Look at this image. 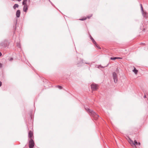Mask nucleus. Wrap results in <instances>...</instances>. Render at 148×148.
<instances>
[{
	"mask_svg": "<svg viewBox=\"0 0 148 148\" xmlns=\"http://www.w3.org/2000/svg\"><path fill=\"white\" fill-rule=\"evenodd\" d=\"M86 110L88 112L89 114L93 117L95 120H97L99 117V115L93 110L88 108H86Z\"/></svg>",
	"mask_w": 148,
	"mask_h": 148,
	"instance_id": "nucleus-1",
	"label": "nucleus"
},
{
	"mask_svg": "<svg viewBox=\"0 0 148 148\" xmlns=\"http://www.w3.org/2000/svg\"><path fill=\"white\" fill-rule=\"evenodd\" d=\"M9 45V44L6 40H5L3 42L0 43V46L2 47H5Z\"/></svg>",
	"mask_w": 148,
	"mask_h": 148,
	"instance_id": "nucleus-2",
	"label": "nucleus"
},
{
	"mask_svg": "<svg viewBox=\"0 0 148 148\" xmlns=\"http://www.w3.org/2000/svg\"><path fill=\"white\" fill-rule=\"evenodd\" d=\"M35 143L33 139H30L29 141V148H33L34 146Z\"/></svg>",
	"mask_w": 148,
	"mask_h": 148,
	"instance_id": "nucleus-3",
	"label": "nucleus"
},
{
	"mask_svg": "<svg viewBox=\"0 0 148 148\" xmlns=\"http://www.w3.org/2000/svg\"><path fill=\"white\" fill-rule=\"evenodd\" d=\"M112 76L114 82L115 83H117L118 81V79L116 73L115 72H113L112 73Z\"/></svg>",
	"mask_w": 148,
	"mask_h": 148,
	"instance_id": "nucleus-4",
	"label": "nucleus"
},
{
	"mask_svg": "<svg viewBox=\"0 0 148 148\" xmlns=\"http://www.w3.org/2000/svg\"><path fill=\"white\" fill-rule=\"evenodd\" d=\"M91 88L92 91H96L97 90L98 88L97 87V85L94 84H92L91 85Z\"/></svg>",
	"mask_w": 148,
	"mask_h": 148,
	"instance_id": "nucleus-5",
	"label": "nucleus"
},
{
	"mask_svg": "<svg viewBox=\"0 0 148 148\" xmlns=\"http://www.w3.org/2000/svg\"><path fill=\"white\" fill-rule=\"evenodd\" d=\"M28 137L29 138V140L30 139H33L34 138L33 132L31 130L29 131V132Z\"/></svg>",
	"mask_w": 148,
	"mask_h": 148,
	"instance_id": "nucleus-6",
	"label": "nucleus"
},
{
	"mask_svg": "<svg viewBox=\"0 0 148 148\" xmlns=\"http://www.w3.org/2000/svg\"><path fill=\"white\" fill-rule=\"evenodd\" d=\"M21 12L20 10H18L16 11V16L17 18H19Z\"/></svg>",
	"mask_w": 148,
	"mask_h": 148,
	"instance_id": "nucleus-7",
	"label": "nucleus"
},
{
	"mask_svg": "<svg viewBox=\"0 0 148 148\" xmlns=\"http://www.w3.org/2000/svg\"><path fill=\"white\" fill-rule=\"evenodd\" d=\"M28 9V6L27 5H24L23 7V11L25 12H26L27 11V10Z\"/></svg>",
	"mask_w": 148,
	"mask_h": 148,
	"instance_id": "nucleus-8",
	"label": "nucleus"
},
{
	"mask_svg": "<svg viewBox=\"0 0 148 148\" xmlns=\"http://www.w3.org/2000/svg\"><path fill=\"white\" fill-rule=\"evenodd\" d=\"M142 12L144 17H145V18H147L148 16V14L146 12H145L144 11L143 12Z\"/></svg>",
	"mask_w": 148,
	"mask_h": 148,
	"instance_id": "nucleus-9",
	"label": "nucleus"
},
{
	"mask_svg": "<svg viewBox=\"0 0 148 148\" xmlns=\"http://www.w3.org/2000/svg\"><path fill=\"white\" fill-rule=\"evenodd\" d=\"M90 39L92 40V42H93V43L94 44H96V42L94 40L93 38L90 35Z\"/></svg>",
	"mask_w": 148,
	"mask_h": 148,
	"instance_id": "nucleus-10",
	"label": "nucleus"
},
{
	"mask_svg": "<svg viewBox=\"0 0 148 148\" xmlns=\"http://www.w3.org/2000/svg\"><path fill=\"white\" fill-rule=\"evenodd\" d=\"M19 5L18 4H15L13 6V8L14 9H15L16 8H18L19 7Z\"/></svg>",
	"mask_w": 148,
	"mask_h": 148,
	"instance_id": "nucleus-11",
	"label": "nucleus"
},
{
	"mask_svg": "<svg viewBox=\"0 0 148 148\" xmlns=\"http://www.w3.org/2000/svg\"><path fill=\"white\" fill-rule=\"evenodd\" d=\"M133 71L136 74H137L138 71L134 67V69L133 70Z\"/></svg>",
	"mask_w": 148,
	"mask_h": 148,
	"instance_id": "nucleus-12",
	"label": "nucleus"
},
{
	"mask_svg": "<svg viewBox=\"0 0 148 148\" xmlns=\"http://www.w3.org/2000/svg\"><path fill=\"white\" fill-rule=\"evenodd\" d=\"M27 0H23V1L22 3L23 5H27Z\"/></svg>",
	"mask_w": 148,
	"mask_h": 148,
	"instance_id": "nucleus-13",
	"label": "nucleus"
},
{
	"mask_svg": "<svg viewBox=\"0 0 148 148\" xmlns=\"http://www.w3.org/2000/svg\"><path fill=\"white\" fill-rule=\"evenodd\" d=\"M133 144L135 146L138 145V142L135 140H134V142H132Z\"/></svg>",
	"mask_w": 148,
	"mask_h": 148,
	"instance_id": "nucleus-14",
	"label": "nucleus"
},
{
	"mask_svg": "<svg viewBox=\"0 0 148 148\" xmlns=\"http://www.w3.org/2000/svg\"><path fill=\"white\" fill-rule=\"evenodd\" d=\"M86 18H87V17H83V18H82L79 19V20H81V21H84V20H86Z\"/></svg>",
	"mask_w": 148,
	"mask_h": 148,
	"instance_id": "nucleus-15",
	"label": "nucleus"
},
{
	"mask_svg": "<svg viewBox=\"0 0 148 148\" xmlns=\"http://www.w3.org/2000/svg\"><path fill=\"white\" fill-rule=\"evenodd\" d=\"M96 47L98 49H101V47H100L96 43V44H94Z\"/></svg>",
	"mask_w": 148,
	"mask_h": 148,
	"instance_id": "nucleus-16",
	"label": "nucleus"
},
{
	"mask_svg": "<svg viewBox=\"0 0 148 148\" xmlns=\"http://www.w3.org/2000/svg\"><path fill=\"white\" fill-rule=\"evenodd\" d=\"M110 59L112 60H114L116 59V57H111Z\"/></svg>",
	"mask_w": 148,
	"mask_h": 148,
	"instance_id": "nucleus-17",
	"label": "nucleus"
},
{
	"mask_svg": "<svg viewBox=\"0 0 148 148\" xmlns=\"http://www.w3.org/2000/svg\"><path fill=\"white\" fill-rule=\"evenodd\" d=\"M140 7H141V11H142V12H143V6H142V5L141 4H140Z\"/></svg>",
	"mask_w": 148,
	"mask_h": 148,
	"instance_id": "nucleus-18",
	"label": "nucleus"
},
{
	"mask_svg": "<svg viewBox=\"0 0 148 148\" xmlns=\"http://www.w3.org/2000/svg\"><path fill=\"white\" fill-rule=\"evenodd\" d=\"M57 86L60 89H62V87L58 85Z\"/></svg>",
	"mask_w": 148,
	"mask_h": 148,
	"instance_id": "nucleus-19",
	"label": "nucleus"
},
{
	"mask_svg": "<svg viewBox=\"0 0 148 148\" xmlns=\"http://www.w3.org/2000/svg\"><path fill=\"white\" fill-rule=\"evenodd\" d=\"M8 60L10 61H12L13 60V58H8Z\"/></svg>",
	"mask_w": 148,
	"mask_h": 148,
	"instance_id": "nucleus-20",
	"label": "nucleus"
},
{
	"mask_svg": "<svg viewBox=\"0 0 148 148\" xmlns=\"http://www.w3.org/2000/svg\"><path fill=\"white\" fill-rule=\"evenodd\" d=\"M92 16V15H91L90 16H87V18H90Z\"/></svg>",
	"mask_w": 148,
	"mask_h": 148,
	"instance_id": "nucleus-21",
	"label": "nucleus"
},
{
	"mask_svg": "<svg viewBox=\"0 0 148 148\" xmlns=\"http://www.w3.org/2000/svg\"><path fill=\"white\" fill-rule=\"evenodd\" d=\"M122 58H121V57H116V59H121Z\"/></svg>",
	"mask_w": 148,
	"mask_h": 148,
	"instance_id": "nucleus-22",
	"label": "nucleus"
},
{
	"mask_svg": "<svg viewBox=\"0 0 148 148\" xmlns=\"http://www.w3.org/2000/svg\"><path fill=\"white\" fill-rule=\"evenodd\" d=\"M2 64L1 63H0V67L1 68L2 67Z\"/></svg>",
	"mask_w": 148,
	"mask_h": 148,
	"instance_id": "nucleus-23",
	"label": "nucleus"
},
{
	"mask_svg": "<svg viewBox=\"0 0 148 148\" xmlns=\"http://www.w3.org/2000/svg\"><path fill=\"white\" fill-rule=\"evenodd\" d=\"M144 98H146V95L145 94V95L144 96Z\"/></svg>",
	"mask_w": 148,
	"mask_h": 148,
	"instance_id": "nucleus-24",
	"label": "nucleus"
},
{
	"mask_svg": "<svg viewBox=\"0 0 148 148\" xmlns=\"http://www.w3.org/2000/svg\"><path fill=\"white\" fill-rule=\"evenodd\" d=\"M2 85V82H1L0 81V87Z\"/></svg>",
	"mask_w": 148,
	"mask_h": 148,
	"instance_id": "nucleus-25",
	"label": "nucleus"
},
{
	"mask_svg": "<svg viewBox=\"0 0 148 148\" xmlns=\"http://www.w3.org/2000/svg\"><path fill=\"white\" fill-rule=\"evenodd\" d=\"M140 143H138V145H140Z\"/></svg>",
	"mask_w": 148,
	"mask_h": 148,
	"instance_id": "nucleus-26",
	"label": "nucleus"
},
{
	"mask_svg": "<svg viewBox=\"0 0 148 148\" xmlns=\"http://www.w3.org/2000/svg\"><path fill=\"white\" fill-rule=\"evenodd\" d=\"M2 55L1 53L0 52V56H1Z\"/></svg>",
	"mask_w": 148,
	"mask_h": 148,
	"instance_id": "nucleus-27",
	"label": "nucleus"
},
{
	"mask_svg": "<svg viewBox=\"0 0 148 148\" xmlns=\"http://www.w3.org/2000/svg\"><path fill=\"white\" fill-rule=\"evenodd\" d=\"M16 25H15V30L16 29Z\"/></svg>",
	"mask_w": 148,
	"mask_h": 148,
	"instance_id": "nucleus-28",
	"label": "nucleus"
},
{
	"mask_svg": "<svg viewBox=\"0 0 148 148\" xmlns=\"http://www.w3.org/2000/svg\"><path fill=\"white\" fill-rule=\"evenodd\" d=\"M145 29H144L143 30V31H144V30L145 31Z\"/></svg>",
	"mask_w": 148,
	"mask_h": 148,
	"instance_id": "nucleus-29",
	"label": "nucleus"
}]
</instances>
